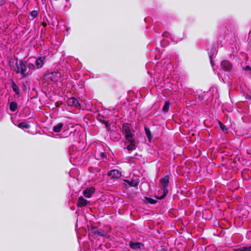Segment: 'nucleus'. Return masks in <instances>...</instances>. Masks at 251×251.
Instances as JSON below:
<instances>
[{
	"label": "nucleus",
	"mask_w": 251,
	"mask_h": 251,
	"mask_svg": "<svg viewBox=\"0 0 251 251\" xmlns=\"http://www.w3.org/2000/svg\"><path fill=\"white\" fill-rule=\"evenodd\" d=\"M244 251H251V246H244Z\"/></svg>",
	"instance_id": "nucleus-27"
},
{
	"label": "nucleus",
	"mask_w": 251,
	"mask_h": 251,
	"mask_svg": "<svg viewBox=\"0 0 251 251\" xmlns=\"http://www.w3.org/2000/svg\"><path fill=\"white\" fill-rule=\"evenodd\" d=\"M170 103L168 102H166L163 107V111L164 112V113H167L168 111Z\"/></svg>",
	"instance_id": "nucleus-23"
},
{
	"label": "nucleus",
	"mask_w": 251,
	"mask_h": 251,
	"mask_svg": "<svg viewBox=\"0 0 251 251\" xmlns=\"http://www.w3.org/2000/svg\"><path fill=\"white\" fill-rule=\"evenodd\" d=\"M68 105L71 106H74L76 108L80 107V104L78 100L75 98H71L68 100Z\"/></svg>",
	"instance_id": "nucleus-10"
},
{
	"label": "nucleus",
	"mask_w": 251,
	"mask_h": 251,
	"mask_svg": "<svg viewBox=\"0 0 251 251\" xmlns=\"http://www.w3.org/2000/svg\"><path fill=\"white\" fill-rule=\"evenodd\" d=\"M95 189L94 187H90L86 189L83 193L84 197L89 198L94 193Z\"/></svg>",
	"instance_id": "nucleus-11"
},
{
	"label": "nucleus",
	"mask_w": 251,
	"mask_h": 251,
	"mask_svg": "<svg viewBox=\"0 0 251 251\" xmlns=\"http://www.w3.org/2000/svg\"><path fill=\"white\" fill-rule=\"evenodd\" d=\"M219 123L220 127L222 129V130L224 132H227V129L226 128V126L224 125H223L221 122H219Z\"/></svg>",
	"instance_id": "nucleus-26"
},
{
	"label": "nucleus",
	"mask_w": 251,
	"mask_h": 251,
	"mask_svg": "<svg viewBox=\"0 0 251 251\" xmlns=\"http://www.w3.org/2000/svg\"><path fill=\"white\" fill-rule=\"evenodd\" d=\"M234 251H244V247H242L233 250Z\"/></svg>",
	"instance_id": "nucleus-29"
},
{
	"label": "nucleus",
	"mask_w": 251,
	"mask_h": 251,
	"mask_svg": "<svg viewBox=\"0 0 251 251\" xmlns=\"http://www.w3.org/2000/svg\"><path fill=\"white\" fill-rule=\"evenodd\" d=\"M222 69L225 71L229 72L232 68V64L227 60H223L221 63Z\"/></svg>",
	"instance_id": "nucleus-8"
},
{
	"label": "nucleus",
	"mask_w": 251,
	"mask_h": 251,
	"mask_svg": "<svg viewBox=\"0 0 251 251\" xmlns=\"http://www.w3.org/2000/svg\"><path fill=\"white\" fill-rule=\"evenodd\" d=\"M126 181L128 183V185L131 187H136L137 186L139 183V180L137 179H132L131 181L126 180Z\"/></svg>",
	"instance_id": "nucleus-17"
},
{
	"label": "nucleus",
	"mask_w": 251,
	"mask_h": 251,
	"mask_svg": "<svg viewBox=\"0 0 251 251\" xmlns=\"http://www.w3.org/2000/svg\"><path fill=\"white\" fill-rule=\"evenodd\" d=\"M27 68H28V70H29V72H30V70H31V72H32V71H34L35 69V67L34 65V64L32 63H29L27 65Z\"/></svg>",
	"instance_id": "nucleus-24"
},
{
	"label": "nucleus",
	"mask_w": 251,
	"mask_h": 251,
	"mask_svg": "<svg viewBox=\"0 0 251 251\" xmlns=\"http://www.w3.org/2000/svg\"><path fill=\"white\" fill-rule=\"evenodd\" d=\"M35 59H36L35 65L37 69L41 68L46 61L45 56H40L38 58L35 57Z\"/></svg>",
	"instance_id": "nucleus-7"
},
{
	"label": "nucleus",
	"mask_w": 251,
	"mask_h": 251,
	"mask_svg": "<svg viewBox=\"0 0 251 251\" xmlns=\"http://www.w3.org/2000/svg\"><path fill=\"white\" fill-rule=\"evenodd\" d=\"M18 127L21 128L24 127L26 128H28L30 127V126L26 122H21L19 124Z\"/></svg>",
	"instance_id": "nucleus-22"
},
{
	"label": "nucleus",
	"mask_w": 251,
	"mask_h": 251,
	"mask_svg": "<svg viewBox=\"0 0 251 251\" xmlns=\"http://www.w3.org/2000/svg\"><path fill=\"white\" fill-rule=\"evenodd\" d=\"M14 61H10V66L11 70L17 74H20L23 77H25L29 75V70L27 68L26 62L24 60H20L19 62H17L15 66L13 65Z\"/></svg>",
	"instance_id": "nucleus-1"
},
{
	"label": "nucleus",
	"mask_w": 251,
	"mask_h": 251,
	"mask_svg": "<svg viewBox=\"0 0 251 251\" xmlns=\"http://www.w3.org/2000/svg\"><path fill=\"white\" fill-rule=\"evenodd\" d=\"M121 172L116 169L112 170L108 173V176L112 178H119L121 176Z\"/></svg>",
	"instance_id": "nucleus-9"
},
{
	"label": "nucleus",
	"mask_w": 251,
	"mask_h": 251,
	"mask_svg": "<svg viewBox=\"0 0 251 251\" xmlns=\"http://www.w3.org/2000/svg\"><path fill=\"white\" fill-rule=\"evenodd\" d=\"M11 84L13 91L15 93L16 95H19L20 94V90L19 86H17L15 82L13 80L11 81Z\"/></svg>",
	"instance_id": "nucleus-14"
},
{
	"label": "nucleus",
	"mask_w": 251,
	"mask_h": 251,
	"mask_svg": "<svg viewBox=\"0 0 251 251\" xmlns=\"http://www.w3.org/2000/svg\"><path fill=\"white\" fill-rule=\"evenodd\" d=\"M96 158L98 160L102 159L106 157L105 151L102 147L97 148L95 153Z\"/></svg>",
	"instance_id": "nucleus-5"
},
{
	"label": "nucleus",
	"mask_w": 251,
	"mask_h": 251,
	"mask_svg": "<svg viewBox=\"0 0 251 251\" xmlns=\"http://www.w3.org/2000/svg\"><path fill=\"white\" fill-rule=\"evenodd\" d=\"M169 183V176H165L160 180V184L161 185V191H163V194L157 196V198L160 200L163 199L168 194V186Z\"/></svg>",
	"instance_id": "nucleus-3"
},
{
	"label": "nucleus",
	"mask_w": 251,
	"mask_h": 251,
	"mask_svg": "<svg viewBox=\"0 0 251 251\" xmlns=\"http://www.w3.org/2000/svg\"><path fill=\"white\" fill-rule=\"evenodd\" d=\"M207 93L205 92H200L199 94L198 99L200 101H202L203 100H207V98L206 97Z\"/></svg>",
	"instance_id": "nucleus-18"
},
{
	"label": "nucleus",
	"mask_w": 251,
	"mask_h": 251,
	"mask_svg": "<svg viewBox=\"0 0 251 251\" xmlns=\"http://www.w3.org/2000/svg\"><path fill=\"white\" fill-rule=\"evenodd\" d=\"M6 0H0V6H1L5 4Z\"/></svg>",
	"instance_id": "nucleus-31"
},
{
	"label": "nucleus",
	"mask_w": 251,
	"mask_h": 251,
	"mask_svg": "<svg viewBox=\"0 0 251 251\" xmlns=\"http://www.w3.org/2000/svg\"><path fill=\"white\" fill-rule=\"evenodd\" d=\"M129 246L132 250L143 251L145 249L144 245L143 243L141 242H130L129 243Z\"/></svg>",
	"instance_id": "nucleus-6"
},
{
	"label": "nucleus",
	"mask_w": 251,
	"mask_h": 251,
	"mask_svg": "<svg viewBox=\"0 0 251 251\" xmlns=\"http://www.w3.org/2000/svg\"><path fill=\"white\" fill-rule=\"evenodd\" d=\"M17 108V103L15 101H12L9 105V109L12 112H14Z\"/></svg>",
	"instance_id": "nucleus-19"
},
{
	"label": "nucleus",
	"mask_w": 251,
	"mask_h": 251,
	"mask_svg": "<svg viewBox=\"0 0 251 251\" xmlns=\"http://www.w3.org/2000/svg\"><path fill=\"white\" fill-rule=\"evenodd\" d=\"M94 234L95 235H99L103 237H107V233L102 229H99L94 231Z\"/></svg>",
	"instance_id": "nucleus-16"
},
{
	"label": "nucleus",
	"mask_w": 251,
	"mask_h": 251,
	"mask_svg": "<svg viewBox=\"0 0 251 251\" xmlns=\"http://www.w3.org/2000/svg\"><path fill=\"white\" fill-rule=\"evenodd\" d=\"M122 132L124 136L125 142H132L135 140V130L130 124H123Z\"/></svg>",
	"instance_id": "nucleus-2"
},
{
	"label": "nucleus",
	"mask_w": 251,
	"mask_h": 251,
	"mask_svg": "<svg viewBox=\"0 0 251 251\" xmlns=\"http://www.w3.org/2000/svg\"><path fill=\"white\" fill-rule=\"evenodd\" d=\"M244 70L246 71H250V74L251 75V68L250 66H246L244 68Z\"/></svg>",
	"instance_id": "nucleus-28"
},
{
	"label": "nucleus",
	"mask_w": 251,
	"mask_h": 251,
	"mask_svg": "<svg viewBox=\"0 0 251 251\" xmlns=\"http://www.w3.org/2000/svg\"><path fill=\"white\" fill-rule=\"evenodd\" d=\"M157 251H167V249L164 247H161L159 249H158Z\"/></svg>",
	"instance_id": "nucleus-30"
},
{
	"label": "nucleus",
	"mask_w": 251,
	"mask_h": 251,
	"mask_svg": "<svg viewBox=\"0 0 251 251\" xmlns=\"http://www.w3.org/2000/svg\"><path fill=\"white\" fill-rule=\"evenodd\" d=\"M64 124L62 123H59L57 124L56 125L54 126L52 128V130L54 132H60Z\"/></svg>",
	"instance_id": "nucleus-15"
},
{
	"label": "nucleus",
	"mask_w": 251,
	"mask_h": 251,
	"mask_svg": "<svg viewBox=\"0 0 251 251\" xmlns=\"http://www.w3.org/2000/svg\"><path fill=\"white\" fill-rule=\"evenodd\" d=\"M145 202L147 203L154 204L156 202V201L151 198L145 197Z\"/></svg>",
	"instance_id": "nucleus-21"
},
{
	"label": "nucleus",
	"mask_w": 251,
	"mask_h": 251,
	"mask_svg": "<svg viewBox=\"0 0 251 251\" xmlns=\"http://www.w3.org/2000/svg\"><path fill=\"white\" fill-rule=\"evenodd\" d=\"M135 142H136L135 140H134V141L132 142H125V144H129V145L126 147V149L128 151H131L135 150V149H136Z\"/></svg>",
	"instance_id": "nucleus-13"
},
{
	"label": "nucleus",
	"mask_w": 251,
	"mask_h": 251,
	"mask_svg": "<svg viewBox=\"0 0 251 251\" xmlns=\"http://www.w3.org/2000/svg\"><path fill=\"white\" fill-rule=\"evenodd\" d=\"M38 12L36 10H33L30 13V15L32 17V19L35 18L38 16Z\"/></svg>",
	"instance_id": "nucleus-25"
},
{
	"label": "nucleus",
	"mask_w": 251,
	"mask_h": 251,
	"mask_svg": "<svg viewBox=\"0 0 251 251\" xmlns=\"http://www.w3.org/2000/svg\"><path fill=\"white\" fill-rule=\"evenodd\" d=\"M88 203V201L86 199H84L83 197L80 196L79 197L77 201V206L78 207H84L87 205Z\"/></svg>",
	"instance_id": "nucleus-12"
},
{
	"label": "nucleus",
	"mask_w": 251,
	"mask_h": 251,
	"mask_svg": "<svg viewBox=\"0 0 251 251\" xmlns=\"http://www.w3.org/2000/svg\"><path fill=\"white\" fill-rule=\"evenodd\" d=\"M61 76V75L60 73L52 72L46 74L44 75V79L48 83H50V81L55 82L59 80Z\"/></svg>",
	"instance_id": "nucleus-4"
},
{
	"label": "nucleus",
	"mask_w": 251,
	"mask_h": 251,
	"mask_svg": "<svg viewBox=\"0 0 251 251\" xmlns=\"http://www.w3.org/2000/svg\"><path fill=\"white\" fill-rule=\"evenodd\" d=\"M145 133H146L147 137H148L150 142H151L152 137V135H151V134L150 129L149 128H148L147 127L145 126Z\"/></svg>",
	"instance_id": "nucleus-20"
}]
</instances>
